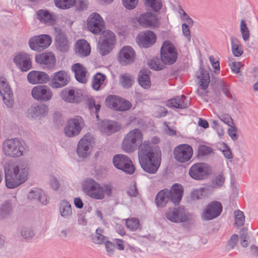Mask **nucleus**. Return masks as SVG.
I'll return each mask as SVG.
<instances>
[{
  "label": "nucleus",
  "mask_w": 258,
  "mask_h": 258,
  "mask_svg": "<svg viewBox=\"0 0 258 258\" xmlns=\"http://www.w3.org/2000/svg\"><path fill=\"white\" fill-rule=\"evenodd\" d=\"M139 161L144 171L155 174L161 164V158L149 141H144L138 151Z\"/></svg>",
  "instance_id": "obj_1"
},
{
  "label": "nucleus",
  "mask_w": 258,
  "mask_h": 258,
  "mask_svg": "<svg viewBox=\"0 0 258 258\" xmlns=\"http://www.w3.org/2000/svg\"><path fill=\"white\" fill-rule=\"evenodd\" d=\"M199 72L200 75L197 76V78L200 80L199 88L197 91L199 96H205L207 95L208 93L207 89L211 82V86H212L214 92H216L219 89H221L226 96L233 99L228 84L224 82L223 80L216 77H213L210 81L209 73L202 67L199 69Z\"/></svg>",
  "instance_id": "obj_2"
},
{
  "label": "nucleus",
  "mask_w": 258,
  "mask_h": 258,
  "mask_svg": "<svg viewBox=\"0 0 258 258\" xmlns=\"http://www.w3.org/2000/svg\"><path fill=\"white\" fill-rule=\"evenodd\" d=\"M6 185L9 188H14L27 180L28 168L24 164H10L5 168Z\"/></svg>",
  "instance_id": "obj_3"
},
{
  "label": "nucleus",
  "mask_w": 258,
  "mask_h": 258,
  "mask_svg": "<svg viewBox=\"0 0 258 258\" xmlns=\"http://www.w3.org/2000/svg\"><path fill=\"white\" fill-rule=\"evenodd\" d=\"M143 134L138 128H135L130 131L124 137L122 144V149L127 153H132L141 148L144 144Z\"/></svg>",
  "instance_id": "obj_4"
},
{
  "label": "nucleus",
  "mask_w": 258,
  "mask_h": 258,
  "mask_svg": "<svg viewBox=\"0 0 258 258\" xmlns=\"http://www.w3.org/2000/svg\"><path fill=\"white\" fill-rule=\"evenodd\" d=\"M3 150L6 156L15 158L22 156L25 148L20 140L15 138L6 140L3 144Z\"/></svg>",
  "instance_id": "obj_5"
},
{
  "label": "nucleus",
  "mask_w": 258,
  "mask_h": 258,
  "mask_svg": "<svg viewBox=\"0 0 258 258\" xmlns=\"http://www.w3.org/2000/svg\"><path fill=\"white\" fill-rule=\"evenodd\" d=\"M116 36L110 30L103 31L99 41L98 49L101 55L104 56L110 53L116 43Z\"/></svg>",
  "instance_id": "obj_6"
},
{
  "label": "nucleus",
  "mask_w": 258,
  "mask_h": 258,
  "mask_svg": "<svg viewBox=\"0 0 258 258\" xmlns=\"http://www.w3.org/2000/svg\"><path fill=\"white\" fill-rule=\"evenodd\" d=\"M82 188L84 192L92 199L102 200L104 198L103 187L93 179H87L83 183Z\"/></svg>",
  "instance_id": "obj_7"
},
{
  "label": "nucleus",
  "mask_w": 258,
  "mask_h": 258,
  "mask_svg": "<svg viewBox=\"0 0 258 258\" xmlns=\"http://www.w3.org/2000/svg\"><path fill=\"white\" fill-rule=\"evenodd\" d=\"M177 52L174 45L169 41L163 43L160 50L161 61L165 64H172L177 59Z\"/></svg>",
  "instance_id": "obj_8"
},
{
  "label": "nucleus",
  "mask_w": 258,
  "mask_h": 258,
  "mask_svg": "<svg viewBox=\"0 0 258 258\" xmlns=\"http://www.w3.org/2000/svg\"><path fill=\"white\" fill-rule=\"evenodd\" d=\"M165 215L169 221L176 223L187 222L191 219L190 214L182 207L169 209Z\"/></svg>",
  "instance_id": "obj_9"
},
{
  "label": "nucleus",
  "mask_w": 258,
  "mask_h": 258,
  "mask_svg": "<svg viewBox=\"0 0 258 258\" xmlns=\"http://www.w3.org/2000/svg\"><path fill=\"white\" fill-rule=\"evenodd\" d=\"M189 175L196 180H202L206 178L211 173L210 166L206 163L198 162L193 164L189 169Z\"/></svg>",
  "instance_id": "obj_10"
},
{
  "label": "nucleus",
  "mask_w": 258,
  "mask_h": 258,
  "mask_svg": "<svg viewBox=\"0 0 258 258\" xmlns=\"http://www.w3.org/2000/svg\"><path fill=\"white\" fill-rule=\"evenodd\" d=\"M114 166L128 174H133L135 171V167L131 159L122 154L115 155L112 159Z\"/></svg>",
  "instance_id": "obj_11"
},
{
  "label": "nucleus",
  "mask_w": 258,
  "mask_h": 258,
  "mask_svg": "<svg viewBox=\"0 0 258 258\" xmlns=\"http://www.w3.org/2000/svg\"><path fill=\"white\" fill-rule=\"evenodd\" d=\"M173 153L176 161L184 163L188 162L191 158L193 155V149L189 145L182 144L175 147Z\"/></svg>",
  "instance_id": "obj_12"
},
{
  "label": "nucleus",
  "mask_w": 258,
  "mask_h": 258,
  "mask_svg": "<svg viewBox=\"0 0 258 258\" xmlns=\"http://www.w3.org/2000/svg\"><path fill=\"white\" fill-rule=\"evenodd\" d=\"M223 210L221 203L214 201L209 203L201 214L202 219L205 221L214 219L219 217Z\"/></svg>",
  "instance_id": "obj_13"
},
{
  "label": "nucleus",
  "mask_w": 258,
  "mask_h": 258,
  "mask_svg": "<svg viewBox=\"0 0 258 258\" xmlns=\"http://www.w3.org/2000/svg\"><path fill=\"white\" fill-rule=\"evenodd\" d=\"M84 123L83 119L79 116L69 119L64 128L65 135L69 137L78 136L81 133Z\"/></svg>",
  "instance_id": "obj_14"
},
{
  "label": "nucleus",
  "mask_w": 258,
  "mask_h": 258,
  "mask_svg": "<svg viewBox=\"0 0 258 258\" xmlns=\"http://www.w3.org/2000/svg\"><path fill=\"white\" fill-rule=\"evenodd\" d=\"M51 43V38L48 35H40L30 38L29 45L34 51H41L47 48Z\"/></svg>",
  "instance_id": "obj_15"
},
{
  "label": "nucleus",
  "mask_w": 258,
  "mask_h": 258,
  "mask_svg": "<svg viewBox=\"0 0 258 258\" xmlns=\"http://www.w3.org/2000/svg\"><path fill=\"white\" fill-rule=\"evenodd\" d=\"M87 27L92 33L98 35L105 29L104 22L98 14L94 13L90 15L88 19Z\"/></svg>",
  "instance_id": "obj_16"
},
{
  "label": "nucleus",
  "mask_w": 258,
  "mask_h": 258,
  "mask_svg": "<svg viewBox=\"0 0 258 258\" xmlns=\"http://www.w3.org/2000/svg\"><path fill=\"white\" fill-rule=\"evenodd\" d=\"M33 98L41 102H47L51 99L52 93L50 89L46 85L35 86L31 90Z\"/></svg>",
  "instance_id": "obj_17"
},
{
  "label": "nucleus",
  "mask_w": 258,
  "mask_h": 258,
  "mask_svg": "<svg viewBox=\"0 0 258 258\" xmlns=\"http://www.w3.org/2000/svg\"><path fill=\"white\" fill-rule=\"evenodd\" d=\"M136 53L130 46H124L120 50L117 59L122 66H126L133 63L135 61Z\"/></svg>",
  "instance_id": "obj_18"
},
{
  "label": "nucleus",
  "mask_w": 258,
  "mask_h": 258,
  "mask_svg": "<svg viewBox=\"0 0 258 258\" xmlns=\"http://www.w3.org/2000/svg\"><path fill=\"white\" fill-rule=\"evenodd\" d=\"M32 58L24 52H20L13 58V61L22 72H27L32 68Z\"/></svg>",
  "instance_id": "obj_19"
},
{
  "label": "nucleus",
  "mask_w": 258,
  "mask_h": 258,
  "mask_svg": "<svg viewBox=\"0 0 258 258\" xmlns=\"http://www.w3.org/2000/svg\"><path fill=\"white\" fill-rule=\"evenodd\" d=\"M69 79L68 73L64 71L55 72L52 76L50 86L54 89L62 88L68 85Z\"/></svg>",
  "instance_id": "obj_20"
},
{
  "label": "nucleus",
  "mask_w": 258,
  "mask_h": 258,
  "mask_svg": "<svg viewBox=\"0 0 258 258\" xmlns=\"http://www.w3.org/2000/svg\"><path fill=\"white\" fill-rule=\"evenodd\" d=\"M0 94L3 97L5 104L8 107H12L14 103L13 93L6 79L4 78H0Z\"/></svg>",
  "instance_id": "obj_21"
},
{
  "label": "nucleus",
  "mask_w": 258,
  "mask_h": 258,
  "mask_svg": "<svg viewBox=\"0 0 258 258\" xmlns=\"http://www.w3.org/2000/svg\"><path fill=\"white\" fill-rule=\"evenodd\" d=\"M138 21L144 28H156L159 25L156 15L151 12L142 14L138 18Z\"/></svg>",
  "instance_id": "obj_22"
},
{
  "label": "nucleus",
  "mask_w": 258,
  "mask_h": 258,
  "mask_svg": "<svg viewBox=\"0 0 258 258\" xmlns=\"http://www.w3.org/2000/svg\"><path fill=\"white\" fill-rule=\"evenodd\" d=\"M91 137L84 136L79 141L77 149L78 156L82 158L87 157L91 153Z\"/></svg>",
  "instance_id": "obj_23"
},
{
  "label": "nucleus",
  "mask_w": 258,
  "mask_h": 258,
  "mask_svg": "<svg viewBox=\"0 0 258 258\" xmlns=\"http://www.w3.org/2000/svg\"><path fill=\"white\" fill-rule=\"evenodd\" d=\"M156 40L155 34L150 30L140 33L137 37V42L139 45L144 48L149 47L153 45Z\"/></svg>",
  "instance_id": "obj_24"
},
{
  "label": "nucleus",
  "mask_w": 258,
  "mask_h": 258,
  "mask_svg": "<svg viewBox=\"0 0 258 258\" xmlns=\"http://www.w3.org/2000/svg\"><path fill=\"white\" fill-rule=\"evenodd\" d=\"M27 80L31 84H45L50 80V77L45 72L32 71L28 73Z\"/></svg>",
  "instance_id": "obj_25"
},
{
  "label": "nucleus",
  "mask_w": 258,
  "mask_h": 258,
  "mask_svg": "<svg viewBox=\"0 0 258 258\" xmlns=\"http://www.w3.org/2000/svg\"><path fill=\"white\" fill-rule=\"evenodd\" d=\"M183 192L182 186L178 183L172 185L170 190L168 189V195L170 201L175 205L178 204L180 202Z\"/></svg>",
  "instance_id": "obj_26"
},
{
  "label": "nucleus",
  "mask_w": 258,
  "mask_h": 258,
  "mask_svg": "<svg viewBox=\"0 0 258 258\" xmlns=\"http://www.w3.org/2000/svg\"><path fill=\"white\" fill-rule=\"evenodd\" d=\"M76 54L80 57H86L91 53V47L89 43L84 39L77 41L75 45Z\"/></svg>",
  "instance_id": "obj_27"
},
{
  "label": "nucleus",
  "mask_w": 258,
  "mask_h": 258,
  "mask_svg": "<svg viewBox=\"0 0 258 258\" xmlns=\"http://www.w3.org/2000/svg\"><path fill=\"white\" fill-rule=\"evenodd\" d=\"M120 128L121 126L117 122L110 120H103L99 125L100 131L107 135L118 131Z\"/></svg>",
  "instance_id": "obj_28"
},
{
  "label": "nucleus",
  "mask_w": 258,
  "mask_h": 258,
  "mask_svg": "<svg viewBox=\"0 0 258 258\" xmlns=\"http://www.w3.org/2000/svg\"><path fill=\"white\" fill-rule=\"evenodd\" d=\"M56 32L55 41L57 47L60 51L66 52L68 51L69 47V41L64 33L60 30Z\"/></svg>",
  "instance_id": "obj_29"
},
{
  "label": "nucleus",
  "mask_w": 258,
  "mask_h": 258,
  "mask_svg": "<svg viewBox=\"0 0 258 258\" xmlns=\"http://www.w3.org/2000/svg\"><path fill=\"white\" fill-rule=\"evenodd\" d=\"M72 71L75 73L76 79L82 83H85L87 82L86 71L85 68L80 63L74 64L72 67Z\"/></svg>",
  "instance_id": "obj_30"
},
{
  "label": "nucleus",
  "mask_w": 258,
  "mask_h": 258,
  "mask_svg": "<svg viewBox=\"0 0 258 258\" xmlns=\"http://www.w3.org/2000/svg\"><path fill=\"white\" fill-rule=\"evenodd\" d=\"M13 211V206L10 200L4 201L0 204V220L10 217Z\"/></svg>",
  "instance_id": "obj_31"
},
{
  "label": "nucleus",
  "mask_w": 258,
  "mask_h": 258,
  "mask_svg": "<svg viewBox=\"0 0 258 258\" xmlns=\"http://www.w3.org/2000/svg\"><path fill=\"white\" fill-rule=\"evenodd\" d=\"M37 18L41 22L48 25H53L55 22V17L48 11L40 10L37 12Z\"/></svg>",
  "instance_id": "obj_32"
},
{
  "label": "nucleus",
  "mask_w": 258,
  "mask_h": 258,
  "mask_svg": "<svg viewBox=\"0 0 258 258\" xmlns=\"http://www.w3.org/2000/svg\"><path fill=\"white\" fill-rule=\"evenodd\" d=\"M167 192L168 189L165 188L161 190L156 195L155 202L158 207L163 208L166 206L170 200Z\"/></svg>",
  "instance_id": "obj_33"
},
{
  "label": "nucleus",
  "mask_w": 258,
  "mask_h": 258,
  "mask_svg": "<svg viewBox=\"0 0 258 258\" xmlns=\"http://www.w3.org/2000/svg\"><path fill=\"white\" fill-rule=\"evenodd\" d=\"M35 61L37 63L39 64H47L51 66L54 64L55 59L54 56L51 53H43L36 55Z\"/></svg>",
  "instance_id": "obj_34"
},
{
  "label": "nucleus",
  "mask_w": 258,
  "mask_h": 258,
  "mask_svg": "<svg viewBox=\"0 0 258 258\" xmlns=\"http://www.w3.org/2000/svg\"><path fill=\"white\" fill-rule=\"evenodd\" d=\"M231 51L235 57H239L243 53V49L240 40L235 36L230 38Z\"/></svg>",
  "instance_id": "obj_35"
},
{
  "label": "nucleus",
  "mask_w": 258,
  "mask_h": 258,
  "mask_svg": "<svg viewBox=\"0 0 258 258\" xmlns=\"http://www.w3.org/2000/svg\"><path fill=\"white\" fill-rule=\"evenodd\" d=\"M138 82L140 85L144 89H148L151 86V81L147 71H140L138 75Z\"/></svg>",
  "instance_id": "obj_36"
},
{
  "label": "nucleus",
  "mask_w": 258,
  "mask_h": 258,
  "mask_svg": "<svg viewBox=\"0 0 258 258\" xmlns=\"http://www.w3.org/2000/svg\"><path fill=\"white\" fill-rule=\"evenodd\" d=\"M60 215L64 218L70 217L72 214L71 205L67 201L62 200L59 204Z\"/></svg>",
  "instance_id": "obj_37"
},
{
  "label": "nucleus",
  "mask_w": 258,
  "mask_h": 258,
  "mask_svg": "<svg viewBox=\"0 0 258 258\" xmlns=\"http://www.w3.org/2000/svg\"><path fill=\"white\" fill-rule=\"evenodd\" d=\"M104 234V230L101 228H98L96 230L95 235L92 237V241L95 244H102L104 243L108 240V238Z\"/></svg>",
  "instance_id": "obj_38"
},
{
  "label": "nucleus",
  "mask_w": 258,
  "mask_h": 258,
  "mask_svg": "<svg viewBox=\"0 0 258 258\" xmlns=\"http://www.w3.org/2000/svg\"><path fill=\"white\" fill-rule=\"evenodd\" d=\"M106 79L105 75L101 73H97L93 78L92 82V87L93 89L96 91L99 90L101 85H102Z\"/></svg>",
  "instance_id": "obj_39"
},
{
  "label": "nucleus",
  "mask_w": 258,
  "mask_h": 258,
  "mask_svg": "<svg viewBox=\"0 0 258 258\" xmlns=\"http://www.w3.org/2000/svg\"><path fill=\"white\" fill-rule=\"evenodd\" d=\"M60 96L63 100L67 102H74L76 98L74 90L68 89L62 90Z\"/></svg>",
  "instance_id": "obj_40"
},
{
  "label": "nucleus",
  "mask_w": 258,
  "mask_h": 258,
  "mask_svg": "<svg viewBox=\"0 0 258 258\" xmlns=\"http://www.w3.org/2000/svg\"><path fill=\"white\" fill-rule=\"evenodd\" d=\"M86 105L90 111L95 112L96 117L99 119L98 112L100 109V104L96 103L93 98H88L86 101Z\"/></svg>",
  "instance_id": "obj_41"
},
{
  "label": "nucleus",
  "mask_w": 258,
  "mask_h": 258,
  "mask_svg": "<svg viewBox=\"0 0 258 258\" xmlns=\"http://www.w3.org/2000/svg\"><path fill=\"white\" fill-rule=\"evenodd\" d=\"M48 111L47 106L44 104L32 106L31 112L33 116H39L45 114Z\"/></svg>",
  "instance_id": "obj_42"
},
{
  "label": "nucleus",
  "mask_w": 258,
  "mask_h": 258,
  "mask_svg": "<svg viewBox=\"0 0 258 258\" xmlns=\"http://www.w3.org/2000/svg\"><path fill=\"white\" fill-rule=\"evenodd\" d=\"M119 97L115 95H109L105 99V105L107 107L116 110L118 103H119Z\"/></svg>",
  "instance_id": "obj_43"
},
{
  "label": "nucleus",
  "mask_w": 258,
  "mask_h": 258,
  "mask_svg": "<svg viewBox=\"0 0 258 258\" xmlns=\"http://www.w3.org/2000/svg\"><path fill=\"white\" fill-rule=\"evenodd\" d=\"M56 7L66 10L73 7L76 0H54Z\"/></svg>",
  "instance_id": "obj_44"
},
{
  "label": "nucleus",
  "mask_w": 258,
  "mask_h": 258,
  "mask_svg": "<svg viewBox=\"0 0 258 258\" xmlns=\"http://www.w3.org/2000/svg\"><path fill=\"white\" fill-rule=\"evenodd\" d=\"M134 82L133 77L128 74H125L120 76V83L121 85L126 88L131 87Z\"/></svg>",
  "instance_id": "obj_45"
},
{
  "label": "nucleus",
  "mask_w": 258,
  "mask_h": 258,
  "mask_svg": "<svg viewBox=\"0 0 258 258\" xmlns=\"http://www.w3.org/2000/svg\"><path fill=\"white\" fill-rule=\"evenodd\" d=\"M240 30L243 40L247 41L249 40L250 37V32L245 20L241 19L240 24Z\"/></svg>",
  "instance_id": "obj_46"
},
{
  "label": "nucleus",
  "mask_w": 258,
  "mask_h": 258,
  "mask_svg": "<svg viewBox=\"0 0 258 258\" xmlns=\"http://www.w3.org/2000/svg\"><path fill=\"white\" fill-rule=\"evenodd\" d=\"M213 153V149L209 146L201 145L199 146L198 149V157H205Z\"/></svg>",
  "instance_id": "obj_47"
},
{
  "label": "nucleus",
  "mask_w": 258,
  "mask_h": 258,
  "mask_svg": "<svg viewBox=\"0 0 258 258\" xmlns=\"http://www.w3.org/2000/svg\"><path fill=\"white\" fill-rule=\"evenodd\" d=\"M235 224L237 227L242 226L244 224L245 216L243 213L237 210L234 212Z\"/></svg>",
  "instance_id": "obj_48"
},
{
  "label": "nucleus",
  "mask_w": 258,
  "mask_h": 258,
  "mask_svg": "<svg viewBox=\"0 0 258 258\" xmlns=\"http://www.w3.org/2000/svg\"><path fill=\"white\" fill-rule=\"evenodd\" d=\"M146 4L155 12L159 11L162 6L161 0H146Z\"/></svg>",
  "instance_id": "obj_49"
},
{
  "label": "nucleus",
  "mask_w": 258,
  "mask_h": 258,
  "mask_svg": "<svg viewBox=\"0 0 258 258\" xmlns=\"http://www.w3.org/2000/svg\"><path fill=\"white\" fill-rule=\"evenodd\" d=\"M132 106L131 103L126 100L119 98V103H118V105L116 110L117 111H126L129 110Z\"/></svg>",
  "instance_id": "obj_50"
},
{
  "label": "nucleus",
  "mask_w": 258,
  "mask_h": 258,
  "mask_svg": "<svg viewBox=\"0 0 258 258\" xmlns=\"http://www.w3.org/2000/svg\"><path fill=\"white\" fill-rule=\"evenodd\" d=\"M126 225L131 231H136L139 226V221L136 218H131L126 220Z\"/></svg>",
  "instance_id": "obj_51"
},
{
  "label": "nucleus",
  "mask_w": 258,
  "mask_h": 258,
  "mask_svg": "<svg viewBox=\"0 0 258 258\" xmlns=\"http://www.w3.org/2000/svg\"><path fill=\"white\" fill-rule=\"evenodd\" d=\"M218 118L224 123L229 126L234 125L233 120L228 114H222L218 116Z\"/></svg>",
  "instance_id": "obj_52"
},
{
  "label": "nucleus",
  "mask_w": 258,
  "mask_h": 258,
  "mask_svg": "<svg viewBox=\"0 0 258 258\" xmlns=\"http://www.w3.org/2000/svg\"><path fill=\"white\" fill-rule=\"evenodd\" d=\"M238 235L236 234H233L228 241L227 247L228 249H233L237 244Z\"/></svg>",
  "instance_id": "obj_53"
},
{
  "label": "nucleus",
  "mask_w": 258,
  "mask_h": 258,
  "mask_svg": "<svg viewBox=\"0 0 258 258\" xmlns=\"http://www.w3.org/2000/svg\"><path fill=\"white\" fill-rule=\"evenodd\" d=\"M234 59H229V66L231 71L235 73L238 74L240 72V67L242 66L241 62L234 61Z\"/></svg>",
  "instance_id": "obj_54"
},
{
  "label": "nucleus",
  "mask_w": 258,
  "mask_h": 258,
  "mask_svg": "<svg viewBox=\"0 0 258 258\" xmlns=\"http://www.w3.org/2000/svg\"><path fill=\"white\" fill-rule=\"evenodd\" d=\"M223 149L221 150L224 157L227 159L233 158V154L230 147L226 143H223Z\"/></svg>",
  "instance_id": "obj_55"
},
{
  "label": "nucleus",
  "mask_w": 258,
  "mask_h": 258,
  "mask_svg": "<svg viewBox=\"0 0 258 258\" xmlns=\"http://www.w3.org/2000/svg\"><path fill=\"white\" fill-rule=\"evenodd\" d=\"M21 234L25 239H29L34 236V232L31 228L26 227L22 230Z\"/></svg>",
  "instance_id": "obj_56"
},
{
  "label": "nucleus",
  "mask_w": 258,
  "mask_h": 258,
  "mask_svg": "<svg viewBox=\"0 0 258 258\" xmlns=\"http://www.w3.org/2000/svg\"><path fill=\"white\" fill-rule=\"evenodd\" d=\"M178 97V104H179L180 109H185L187 108L190 105L189 102L185 96L182 95Z\"/></svg>",
  "instance_id": "obj_57"
},
{
  "label": "nucleus",
  "mask_w": 258,
  "mask_h": 258,
  "mask_svg": "<svg viewBox=\"0 0 258 258\" xmlns=\"http://www.w3.org/2000/svg\"><path fill=\"white\" fill-rule=\"evenodd\" d=\"M204 189L203 188L194 190L191 193V199L192 200H198L201 199L203 197V194Z\"/></svg>",
  "instance_id": "obj_58"
},
{
  "label": "nucleus",
  "mask_w": 258,
  "mask_h": 258,
  "mask_svg": "<svg viewBox=\"0 0 258 258\" xmlns=\"http://www.w3.org/2000/svg\"><path fill=\"white\" fill-rule=\"evenodd\" d=\"M123 6L127 10L135 9L138 4V0H122Z\"/></svg>",
  "instance_id": "obj_59"
},
{
  "label": "nucleus",
  "mask_w": 258,
  "mask_h": 258,
  "mask_svg": "<svg viewBox=\"0 0 258 258\" xmlns=\"http://www.w3.org/2000/svg\"><path fill=\"white\" fill-rule=\"evenodd\" d=\"M149 65L150 68L154 70H161L163 69V66L160 64L158 59H152L149 62Z\"/></svg>",
  "instance_id": "obj_60"
},
{
  "label": "nucleus",
  "mask_w": 258,
  "mask_h": 258,
  "mask_svg": "<svg viewBox=\"0 0 258 258\" xmlns=\"http://www.w3.org/2000/svg\"><path fill=\"white\" fill-rule=\"evenodd\" d=\"M225 182V177L223 174H219L216 176L213 184L214 187H220Z\"/></svg>",
  "instance_id": "obj_61"
},
{
  "label": "nucleus",
  "mask_w": 258,
  "mask_h": 258,
  "mask_svg": "<svg viewBox=\"0 0 258 258\" xmlns=\"http://www.w3.org/2000/svg\"><path fill=\"white\" fill-rule=\"evenodd\" d=\"M75 4L78 10L83 11L87 8L88 2V0H77Z\"/></svg>",
  "instance_id": "obj_62"
},
{
  "label": "nucleus",
  "mask_w": 258,
  "mask_h": 258,
  "mask_svg": "<svg viewBox=\"0 0 258 258\" xmlns=\"http://www.w3.org/2000/svg\"><path fill=\"white\" fill-rule=\"evenodd\" d=\"M108 255H112L114 251L115 244L108 240L104 243Z\"/></svg>",
  "instance_id": "obj_63"
},
{
  "label": "nucleus",
  "mask_w": 258,
  "mask_h": 258,
  "mask_svg": "<svg viewBox=\"0 0 258 258\" xmlns=\"http://www.w3.org/2000/svg\"><path fill=\"white\" fill-rule=\"evenodd\" d=\"M37 200L43 205H46L48 202V198L42 190H40Z\"/></svg>",
  "instance_id": "obj_64"
}]
</instances>
